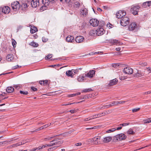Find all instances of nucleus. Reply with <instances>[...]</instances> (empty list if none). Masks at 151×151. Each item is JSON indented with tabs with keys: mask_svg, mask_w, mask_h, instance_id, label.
<instances>
[{
	"mask_svg": "<svg viewBox=\"0 0 151 151\" xmlns=\"http://www.w3.org/2000/svg\"><path fill=\"white\" fill-rule=\"evenodd\" d=\"M81 5L80 3L78 1L75 2L74 4L73 7L75 8L78 9Z\"/></svg>",
	"mask_w": 151,
	"mask_h": 151,
	"instance_id": "obj_30",
	"label": "nucleus"
},
{
	"mask_svg": "<svg viewBox=\"0 0 151 151\" xmlns=\"http://www.w3.org/2000/svg\"><path fill=\"white\" fill-rule=\"evenodd\" d=\"M120 50H121V48L119 47H117L116 48V50L117 51H120Z\"/></svg>",
	"mask_w": 151,
	"mask_h": 151,
	"instance_id": "obj_62",
	"label": "nucleus"
},
{
	"mask_svg": "<svg viewBox=\"0 0 151 151\" xmlns=\"http://www.w3.org/2000/svg\"><path fill=\"white\" fill-rule=\"evenodd\" d=\"M127 136L124 134H118L114 137V139L116 140H122L125 139Z\"/></svg>",
	"mask_w": 151,
	"mask_h": 151,
	"instance_id": "obj_4",
	"label": "nucleus"
},
{
	"mask_svg": "<svg viewBox=\"0 0 151 151\" xmlns=\"http://www.w3.org/2000/svg\"><path fill=\"white\" fill-rule=\"evenodd\" d=\"M129 22V18L126 16H123L121 19L120 24L123 26H125L128 24Z\"/></svg>",
	"mask_w": 151,
	"mask_h": 151,
	"instance_id": "obj_3",
	"label": "nucleus"
},
{
	"mask_svg": "<svg viewBox=\"0 0 151 151\" xmlns=\"http://www.w3.org/2000/svg\"><path fill=\"white\" fill-rule=\"evenodd\" d=\"M32 7L33 8H36L39 5V0H32L31 2Z\"/></svg>",
	"mask_w": 151,
	"mask_h": 151,
	"instance_id": "obj_11",
	"label": "nucleus"
},
{
	"mask_svg": "<svg viewBox=\"0 0 151 151\" xmlns=\"http://www.w3.org/2000/svg\"><path fill=\"white\" fill-rule=\"evenodd\" d=\"M104 32V29L102 28H98L96 30V33L99 36H101L103 35Z\"/></svg>",
	"mask_w": 151,
	"mask_h": 151,
	"instance_id": "obj_12",
	"label": "nucleus"
},
{
	"mask_svg": "<svg viewBox=\"0 0 151 151\" xmlns=\"http://www.w3.org/2000/svg\"><path fill=\"white\" fill-rule=\"evenodd\" d=\"M31 88L32 90L34 91H35L37 90V89L36 88L33 86Z\"/></svg>",
	"mask_w": 151,
	"mask_h": 151,
	"instance_id": "obj_52",
	"label": "nucleus"
},
{
	"mask_svg": "<svg viewBox=\"0 0 151 151\" xmlns=\"http://www.w3.org/2000/svg\"><path fill=\"white\" fill-rule=\"evenodd\" d=\"M112 139L111 137H104L102 140L104 143H107L111 141Z\"/></svg>",
	"mask_w": 151,
	"mask_h": 151,
	"instance_id": "obj_21",
	"label": "nucleus"
},
{
	"mask_svg": "<svg viewBox=\"0 0 151 151\" xmlns=\"http://www.w3.org/2000/svg\"><path fill=\"white\" fill-rule=\"evenodd\" d=\"M126 13L124 11L119 10L118 11L116 14V17L118 19L122 18L123 16H125Z\"/></svg>",
	"mask_w": 151,
	"mask_h": 151,
	"instance_id": "obj_7",
	"label": "nucleus"
},
{
	"mask_svg": "<svg viewBox=\"0 0 151 151\" xmlns=\"http://www.w3.org/2000/svg\"><path fill=\"white\" fill-rule=\"evenodd\" d=\"M22 6L24 7V8H25L27 7V4L24 3L22 4Z\"/></svg>",
	"mask_w": 151,
	"mask_h": 151,
	"instance_id": "obj_54",
	"label": "nucleus"
},
{
	"mask_svg": "<svg viewBox=\"0 0 151 151\" xmlns=\"http://www.w3.org/2000/svg\"><path fill=\"white\" fill-rule=\"evenodd\" d=\"M101 115L100 114H96L95 115H93L92 116H91L87 118H85L84 119V121H86L88 120H91L95 118H96L98 117H101Z\"/></svg>",
	"mask_w": 151,
	"mask_h": 151,
	"instance_id": "obj_13",
	"label": "nucleus"
},
{
	"mask_svg": "<svg viewBox=\"0 0 151 151\" xmlns=\"http://www.w3.org/2000/svg\"><path fill=\"white\" fill-rule=\"evenodd\" d=\"M127 102V101H118V104H122Z\"/></svg>",
	"mask_w": 151,
	"mask_h": 151,
	"instance_id": "obj_50",
	"label": "nucleus"
},
{
	"mask_svg": "<svg viewBox=\"0 0 151 151\" xmlns=\"http://www.w3.org/2000/svg\"><path fill=\"white\" fill-rule=\"evenodd\" d=\"M96 128V127H91V128H87L86 129H95Z\"/></svg>",
	"mask_w": 151,
	"mask_h": 151,
	"instance_id": "obj_61",
	"label": "nucleus"
},
{
	"mask_svg": "<svg viewBox=\"0 0 151 151\" xmlns=\"http://www.w3.org/2000/svg\"><path fill=\"white\" fill-rule=\"evenodd\" d=\"M129 123H130L129 122L124 123L123 124H120L119 125V126H121L122 127L126 126L129 125Z\"/></svg>",
	"mask_w": 151,
	"mask_h": 151,
	"instance_id": "obj_41",
	"label": "nucleus"
},
{
	"mask_svg": "<svg viewBox=\"0 0 151 151\" xmlns=\"http://www.w3.org/2000/svg\"><path fill=\"white\" fill-rule=\"evenodd\" d=\"M42 2L44 4H46V3H48V2H49V3L50 2L49 0H42Z\"/></svg>",
	"mask_w": 151,
	"mask_h": 151,
	"instance_id": "obj_47",
	"label": "nucleus"
},
{
	"mask_svg": "<svg viewBox=\"0 0 151 151\" xmlns=\"http://www.w3.org/2000/svg\"><path fill=\"white\" fill-rule=\"evenodd\" d=\"M95 71L94 70L90 71L86 74H85V75L87 77L91 78L93 77V75L95 74Z\"/></svg>",
	"mask_w": 151,
	"mask_h": 151,
	"instance_id": "obj_15",
	"label": "nucleus"
},
{
	"mask_svg": "<svg viewBox=\"0 0 151 151\" xmlns=\"http://www.w3.org/2000/svg\"><path fill=\"white\" fill-rule=\"evenodd\" d=\"M66 75L69 77H70L71 78L73 77V76L74 75L73 73V70L72 69L71 70H68L66 72Z\"/></svg>",
	"mask_w": 151,
	"mask_h": 151,
	"instance_id": "obj_20",
	"label": "nucleus"
},
{
	"mask_svg": "<svg viewBox=\"0 0 151 151\" xmlns=\"http://www.w3.org/2000/svg\"><path fill=\"white\" fill-rule=\"evenodd\" d=\"M142 6L143 8H146L147 6H148V1L143 3L142 4Z\"/></svg>",
	"mask_w": 151,
	"mask_h": 151,
	"instance_id": "obj_36",
	"label": "nucleus"
},
{
	"mask_svg": "<svg viewBox=\"0 0 151 151\" xmlns=\"http://www.w3.org/2000/svg\"><path fill=\"white\" fill-rule=\"evenodd\" d=\"M90 23L93 27H96L98 25L99 21L96 19H90Z\"/></svg>",
	"mask_w": 151,
	"mask_h": 151,
	"instance_id": "obj_8",
	"label": "nucleus"
},
{
	"mask_svg": "<svg viewBox=\"0 0 151 151\" xmlns=\"http://www.w3.org/2000/svg\"><path fill=\"white\" fill-rule=\"evenodd\" d=\"M70 112V113L73 114L74 113L76 112V111L75 110H71L69 111Z\"/></svg>",
	"mask_w": 151,
	"mask_h": 151,
	"instance_id": "obj_57",
	"label": "nucleus"
},
{
	"mask_svg": "<svg viewBox=\"0 0 151 151\" xmlns=\"http://www.w3.org/2000/svg\"><path fill=\"white\" fill-rule=\"evenodd\" d=\"M123 71L125 73L128 74H131L133 73V69L129 67L124 68Z\"/></svg>",
	"mask_w": 151,
	"mask_h": 151,
	"instance_id": "obj_9",
	"label": "nucleus"
},
{
	"mask_svg": "<svg viewBox=\"0 0 151 151\" xmlns=\"http://www.w3.org/2000/svg\"><path fill=\"white\" fill-rule=\"evenodd\" d=\"M10 11V9L8 6H5L2 8V12L3 13L5 14H8Z\"/></svg>",
	"mask_w": 151,
	"mask_h": 151,
	"instance_id": "obj_14",
	"label": "nucleus"
},
{
	"mask_svg": "<svg viewBox=\"0 0 151 151\" xmlns=\"http://www.w3.org/2000/svg\"><path fill=\"white\" fill-rule=\"evenodd\" d=\"M26 142H25V141H23L22 142H19L17 143L14 144L12 145L11 146V147H17L18 146H19L23 144L24 143H25Z\"/></svg>",
	"mask_w": 151,
	"mask_h": 151,
	"instance_id": "obj_24",
	"label": "nucleus"
},
{
	"mask_svg": "<svg viewBox=\"0 0 151 151\" xmlns=\"http://www.w3.org/2000/svg\"><path fill=\"white\" fill-rule=\"evenodd\" d=\"M112 26H113V25H111V24L109 23L107 24V26L108 27L109 29L111 28Z\"/></svg>",
	"mask_w": 151,
	"mask_h": 151,
	"instance_id": "obj_51",
	"label": "nucleus"
},
{
	"mask_svg": "<svg viewBox=\"0 0 151 151\" xmlns=\"http://www.w3.org/2000/svg\"><path fill=\"white\" fill-rule=\"evenodd\" d=\"M80 94H81V93L80 92H78V93H75V94H73V95H74L76 96V95H79Z\"/></svg>",
	"mask_w": 151,
	"mask_h": 151,
	"instance_id": "obj_60",
	"label": "nucleus"
},
{
	"mask_svg": "<svg viewBox=\"0 0 151 151\" xmlns=\"http://www.w3.org/2000/svg\"><path fill=\"white\" fill-rule=\"evenodd\" d=\"M148 6H151V1H148Z\"/></svg>",
	"mask_w": 151,
	"mask_h": 151,
	"instance_id": "obj_63",
	"label": "nucleus"
},
{
	"mask_svg": "<svg viewBox=\"0 0 151 151\" xmlns=\"http://www.w3.org/2000/svg\"><path fill=\"white\" fill-rule=\"evenodd\" d=\"M14 91V88L12 86L8 87L6 89V91L8 93H11Z\"/></svg>",
	"mask_w": 151,
	"mask_h": 151,
	"instance_id": "obj_28",
	"label": "nucleus"
},
{
	"mask_svg": "<svg viewBox=\"0 0 151 151\" xmlns=\"http://www.w3.org/2000/svg\"><path fill=\"white\" fill-rule=\"evenodd\" d=\"M44 82H45V81L44 80V81H43V80L40 81L39 82V83L41 85H42V84H43V85H44Z\"/></svg>",
	"mask_w": 151,
	"mask_h": 151,
	"instance_id": "obj_55",
	"label": "nucleus"
},
{
	"mask_svg": "<svg viewBox=\"0 0 151 151\" xmlns=\"http://www.w3.org/2000/svg\"><path fill=\"white\" fill-rule=\"evenodd\" d=\"M128 134H133L134 133V132L133 131V130L131 129H129L127 132Z\"/></svg>",
	"mask_w": 151,
	"mask_h": 151,
	"instance_id": "obj_35",
	"label": "nucleus"
},
{
	"mask_svg": "<svg viewBox=\"0 0 151 151\" xmlns=\"http://www.w3.org/2000/svg\"><path fill=\"white\" fill-rule=\"evenodd\" d=\"M6 60L8 61H11L14 59V56L12 54H8L6 57Z\"/></svg>",
	"mask_w": 151,
	"mask_h": 151,
	"instance_id": "obj_22",
	"label": "nucleus"
},
{
	"mask_svg": "<svg viewBox=\"0 0 151 151\" xmlns=\"http://www.w3.org/2000/svg\"><path fill=\"white\" fill-rule=\"evenodd\" d=\"M11 6L14 10L19 9L20 8V5L18 2L16 1L12 3Z\"/></svg>",
	"mask_w": 151,
	"mask_h": 151,
	"instance_id": "obj_10",
	"label": "nucleus"
},
{
	"mask_svg": "<svg viewBox=\"0 0 151 151\" xmlns=\"http://www.w3.org/2000/svg\"><path fill=\"white\" fill-rule=\"evenodd\" d=\"M50 125H51V123H50V124H45L43 126H42V127H40L39 128L36 129L35 130V131L37 132V131H39V130H41L42 129H44V128H47V127L50 126Z\"/></svg>",
	"mask_w": 151,
	"mask_h": 151,
	"instance_id": "obj_26",
	"label": "nucleus"
},
{
	"mask_svg": "<svg viewBox=\"0 0 151 151\" xmlns=\"http://www.w3.org/2000/svg\"><path fill=\"white\" fill-rule=\"evenodd\" d=\"M84 38L83 36H77L75 39V41L76 42L81 43L83 41Z\"/></svg>",
	"mask_w": 151,
	"mask_h": 151,
	"instance_id": "obj_17",
	"label": "nucleus"
},
{
	"mask_svg": "<svg viewBox=\"0 0 151 151\" xmlns=\"http://www.w3.org/2000/svg\"><path fill=\"white\" fill-rule=\"evenodd\" d=\"M29 45L34 47H37L39 46V45L38 43L34 42H31L30 43Z\"/></svg>",
	"mask_w": 151,
	"mask_h": 151,
	"instance_id": "obj_31",
	"label": "nucleus"
},
{
	"mask_svg": "<svg viewBox=\"0 0 151 151\" xmlns=\"http://www.w3.org/2000/svg\"><path fill=\"white\" fill-rule=\"evenodd\" d=\"M101 137L98 136L93 137L92 139H90L86 141V142H91L93 140L94 142V144H98L100 143V142L99 140L100 139Z\"/></svg>",
	"mask_w": 151,
	"mask_h": 151,
	"instance_id": "obj_5",
	"label": "nucleus"
},
{
	"mask_svg": "<svg viewBox=\"0 0 151 151\" xmlns=\"http://www.w3.org/2000/svg\"><path fill=\"white\" fill-rule=\"evenodd\" d=\"M37 28L34 26H32L30 28V32L32 34L35 33L37 31Z\"/></svg>",
	"mask_w": 151,
	"mask_h": 151,
	"instance_id": "obj_29",
	"label": "nucleus"
},
{
	"mask_svg": "<svg viewBox=\"0 0 151 151\" xmlns=\"http://www.w3.org/2000/svg\"><path fill=\"white\" fill-rule=\"evenodd\" d=\"M143 75V73L141 71L138 70L137 71V72L134 74V76L137 77H139L142 76Z\"/></svg>",
	"mask_w": 151,
	"mask_h": 151,
	"instance_id": "obj_27",
	"label": "nucleus"
},
{
	"mask_svg": "<svg viewBox=\"0 0 151 151\" xmlns=\"http://www.w3.org/2000/svg\"><path fill=\"white\" fill-rule=\"evenodd\" d=\"M117 81V80L116 78L110 80L109 85L110 86L115 85L116 84Z\"/></svg>",
	"mask_w": 151,
	"mask_h": 151,
	"instance_id": "obj_25",
	"label": "nucleus"
},
{
	"mask_svg": "<svg viewBox=\"0 0 151 151\" xmlns=\"http://www.w3.org/2000/svg\"><path fill=\"white\" fill-rule=\"evenodd\" d=\"M144 123H148L151 122V119H148L144 120Z\"/></svg>",
	"mask_w": 151,
	"mask_h": 151,
	"instance_id": "obj_37",
	"label": "nucleus"
},
{
	"mask_svg": "<svg viewBox=\"0 0 151 151\" xmlns=\"http://www.w3.org/2000/svg\"><path fill=\"white\" fill-rule=\"evenodd\" d=\"M47 7L45 6H43L40 8V10L41 11H44V10H45Z\"/></svg>",
	"mask_w": 151,
	"mask_h": 151,
	"instance_id": "obj_44",
	"label": "nucleus"
},
{
	"mask_svg": "<svg viewBox=\"0 0 151 151\" xmlns=\"http://www.w3.org/2000/svg\"><path fill=\"white\" fill-rule=\"evenodd\" d=\"M80 14L83 16H86L88 14V10L85 8H83V9L80 11Z\"/></svg>",
	"mask_w": 151,
	"mask_h": 151,
	"instance_id": "obj_19",
	"label": "nucleus"
},
{
	"mask_svg": "<svg viewBox=\"0 0 151 151\" xmlns=\"http://www.w3.org/2000/svg\"><path fill=\"white\" fill-rule=\"evenodd\" d=\"M84 76H85L84 74L80 75L79 76H78L77 79L78 82H83L84 80Z\"/></svg>",
	"mask_w": 151,
	"mask_h": 151,
	"instance_id": "obj_23",
	"label": "nucleus"
},
{
	"mask_svg": "<svg viewBox=\"0 0 151 151\" xmlns=\"http://www.w3.org/2000/svg\"><path fill=\"white\" fill-rule=\"evenodd\" d=\"M81 145H82V143L81 142L77 143H76L75 144V146H80Z\"/></svg>",
	"mask_w": 151,
	"mask_h": 151,
	"instance_id": "obj_53",
	"label": "nucleus"
},
{
	"mask_svg": "<svg viewBox=\"0 0 151 151\" xmlns=\"http://www.w3.org/2000/svg\"><path fill=\"white\" fill-rule=\"evenodd\" d=\"M57 146H55L53 147L50 148L48 149V151H52L54 150H55L57 148L59 147V146H58V145H56Z\"/></svg>",
	"mask_w": 151,
	"mask_h": 151,
	"instance_id": "obj_34",
	"label": "nucleus"
},
{
	"mask_svg": "<svg viewBox=\"0 0 151 151\" xmlns=\"http://www.w3.org/2000/svg\"><path fill=\"white\" fill-rule=\"evenodd\" d=\"M66 41L69 42H73L74 41V38L72 36H68L66 39Z\"/></svg>",
	"mask_w": 151,
	"mask_h": 151,
	"instance_id": "obj_18",
	"label": "nucleus"
},
{
	"mask_svg": "<svg viewBox=\"0 0 151 151\" xmlns=\"http://www.w3.org/2000/svg\"><path fill=\"white\" fill-rule=\"evenodd\" d=\"M23 27V26L22 25H19L17 27V29L19 30L21 29H22Z\"/></svg>",
	"mask_w": 151,
	"mask_h": 151,
	"instance_id": "obj_58",
	"label": "nucleus"
},
{
	"mask_svg": "<svg viewBox=\"0 0 151 151\" xmlns=\"http://www.w3.org/2000/svg\"><path fill=\"white\" fill-rule=\"evenodd\" d=\"M118 104V101H113L111 104H109L108 106L109 107H111L112 106L114 105H116Z\"/></svg>",
	"mask_w": 151,
	"mask_h": 151,
	"instance_id": "obj_32",
	"label": "nucleus"
},
{
	"mask_svg": "<svg viewBox=\"0 0 151 151\" xmlns=\"http://www.w3.org/2000/svg\"><path fill=\"white\" fill-rule=\"evenodd\" d=\"M110 43L112 45H121L123 43L115 39H111L109 40Z\"/></svg>",
	"mask_w": 151,
	"mask_h": 151,
	"instance_id": "obj_6",
	"label": "nucleus"
},
{
	"mask_svg": "<svg viewBox=\"0 0 151 151\" xmlns=\"http://www.w3.org/2000/svg\"><path fill=\"white\" fill-rule=\"evenodd\" d=\"M21 67V66H19V65H17L16 66H15L13 67H12V69H17V68H20Z\"/></svg>",
	"mask_w": 151,
	"mask_h": 151,
	"instance_id": "obj_46",
	"label": "nucleus"
},
{
	"mask_svg": "<svg viewBox=\"0 0 151 151\" xmlns=\"http://www.w3.org/2000/svg\"><path fill=\"white\" fill-rule=\"evenodd\" d=\"M37 150V148H34L32 149L31 151H35Z\"/></svg>",
	"mask_w": 151,
	"mask_h": 151,
	"instance_id": "obj_64",
	"label": "nucleus"
},
{
	"mask_svg": "<svg viewBox=\"0 0 151 151\" xmlns=\"http://www.w3.org/2000/svg\"><path fill=\"white\" fill-rule=\"evenodd\" d=\"M91 88L86 89L83 90V92H87L92 91Z\"/></svg>",
	"mask_w": 151,
	"mask_h": 151,
	"instance_id": "obj_42",
	"label": "nucleus"
},
{
	"mask_svg": "<svg viewBox=\"0 0 151 151\" xmlns=\"http://www.w3.org/2000/svg\"><path fill=\"white\" fill-rule=\"evenodd\" d=\"M116 130V128H112L106 131L107 133H111L113 132Z\"/></svg>",
	"mask_w": 151,
	"mask_h": 151,
	"instance_id": "obj_33",
	"label": "nucleus"
},
{
	"mask_svg": "<svg viewBox=\"0 0 151 151\" xmlns=\"http://www.w3.org/2000/svg\"><path fill=\"white\" fill-rule=\"evenodd\" d=\"M122 127L121 126H120L119 127H117L116 129L117 130H119L120 129H121L122 128Z\"/></svg>",
	"mask_w": 151,
	"mask_h": 151,
	"instance_id": "obj_59",
	"label": "nucleus"
},
{
	"mask_svg": "<svg viewBox=\"0 0 151 151\" xmlns=\"http://www.w3.org/2000/svg\"><path fill=\"white\" fill-rule=\"evenodd\" d=\"M64 136V134H61L58 135H56L47 139L48 140H50L53 138L54 139L50 142L49 144H45L42 146H43V148L46 147H51L55 145H58V146H60L63 142V141L60 140L63 139Z\"/></svg>",
	"mask_w": 151,
	"mask_h": 151,
	"instance_id": "obj_1",
	"label": "nucleus"
},
{
	"mask_svg": "<svg viewBox=\"0 0 151 151\" xmlns=\"http://www.w3.org/2000/svg\"><path fill=\"white\" fill-rule=\"evenodd\" d=\"M140 108H138L137 109H132V111L134 113L136 112L139 110H140Z\"/></svg>",
	"mask_w": 151,
	"mask_h": 151,
	"instance_id": "obj_43",
	"label": "nucleus"
},
{
	"mask_svg": "<svg viewBox=\"0 0 151 151\" xmlns=\"http://www.w3.org/2000/svg\"><path fill=\"white\" fill-rule=\"evenodd\" d=\"M16 43V42L14 40L12 42V45L14 47H15Z\"/></svg>",
	"mask_w": 151,
	"mask_h": 151,
	"instance_id": "obj_49",
	"label": "nucleus"
},
{
	"mask_svg": "<svg viewBox=\"0 0 151 151\" xmlns=\"http://www.w3.org/2000/svg\"><path fill=\"white\" fill-rule=\"evenodd\" d=\"M36 148H37V151H40V150L43 148V146H40Z\"/></svg>",
	"mask_w": 151,
	"mask_h": 151,
	"instance_id": "obj_45",
	"label": "nucleus"
},
{
	"mask_svg": "<svg viewBox=\"0 0 151 151\" xmlns=\"http://www.w3.org/2000/svg\"><path fill=\"white\" fill-rule=\"evenodd\" d=\"M137 28V25L134 22L132 23L129 26V29L130 31H133Z\"/></svg>",
	"mask_w": 151,
	"mask_h": 151,
	"instance_id": "obj_16",
	"label": "nucleus"
},
{
	"mask_svg": "<svg viewBox=\"0 0 151 151\" xmlns=\"http://www.w3.org/2000/svg\"><path fill=\"white\" fill-rule=\"evenodd\" d=\"M15 89L18 90L21 88V86L19 85H15L14 86Z\"/></svg>",
	"mask_w": 151,
	"mask_h": 151,
	"instance_id": "obj_38",
	"label": "nucleus"
},
{
	"mask_svg": "<svg viewBox=\"0 0 151 151\" xmlns=\"http://www.w3.org/2000/svg\"><path fill=\"white\" fill-rule=\"evenodd\" d=\"M107 112H103L101 113H100V114L101 115V116L105 115Z\"/></svg>",
	"mask_w": 151,
	"mask_h": 151,
	"instance_id": "obj_56",
	"label": "nucleus"
},
{
	"mask_svg": "<svg viewBox=\"0 0 151 151\" xmlns=\"http://www.w3.org/2000/svg\"><path fill=\"white\" fill-rule=\"evenodd\" d=\"M72 70H73V73H74V74H76L78 73V69H76V70L72 69Z\"/></svg>",
	"mask_w": 151,
	"mask_h": 151,
	"instance_id": "obj_48",
	"label": "nucleus"
},
{
	"mask_svg": "<svg viewBox=\"0 0 151 151\" xmlns=\"http://www.w3.org/2000/svg\"><path fill=\"white\" fill-rule=\"evenodd\" d=\"M52 57V54H49L47 55L45 58L46 60H48L51 58Z\"/></svg>",
	"mask_w": 151,
	"mask_h": 151,
	"instance_id": "obj_39",
	"label": "nucleus"
},
{
	"mask_svg": "<svg viewBox=\"0 0 151 151\" xmlns=\"http://www.w3.org/2000/svg\"><path fill=\"white\" fill-rule=\"evenodd\" d=\"M140 9L141 7L139 5H134L131 6L130 11L134 15H137L138 14V10Z\"/></svg>",
	"mask_w": 151,
	"mask_h": 151,
	"instance_id": "obj_2",
	"label": "nucleus"
},
{
	"mask_svg": "<svg viewBox=\"0 0 151 151\" xmlns=\"http://www.w3.org/2000/svg\"><path fill=\"white\" fill-rule=\"evenodd\" d=\"M20 93L21 94L25 95H27L28 94V92L27 91H20Z\"/></svg>",
	"mask_w": 151,
	"mask_h": 151,
	"instance_id": "obj_40",
	"label": "nucleus"
}]
</instances>
